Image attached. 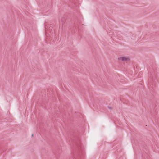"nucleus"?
<instances>
[{"label":"nucleus","mask_w":159,"mask_h":159,"mask_svg":"<svg viewBox=\"0 0 159 159\" xmlns=\"http://www.w3.org/2000/svg\"><path fill=\"white\" fill-rule=\"evenodd\" d=\"M33 136V134H32V136Z\"/></svg>","instance_id":"2"},{"label":"nucleus","mask_w":159,"mask_h":159,"mask_svg":"<svg viewBox=\"0 0 159 159\" xmlns=\"http://www.w3.org/2000/svg\"><path fill=\"white\" fill-rule=\"evenodd\" d=\"M109 108H111V107H108Z\"/></svg>","instance_id":"3"},{"label":"nucleus","mask_w":159,"mask_h":159,"mask_svg":"<svg viewBox=\"0 0 159 159\" xmlns=\"http://www.w3.org/2000/svg\"><path fill=\"white\" fill-rule=\"evenodd\" d=\"M118 59L122 61H126L130 60L129 58L126 57H120L118 58Z\"/></svg>","instance_id":"1"}]
</instances>
